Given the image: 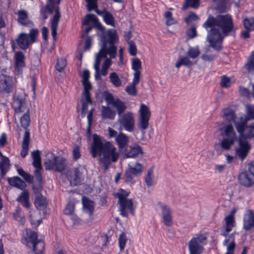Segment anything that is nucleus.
I'll use <instances>...</instances> for the list:
<instances>
[{
    "instance_id": "774afa93",
    "label": "nucleus",
    "mask_w": 254,
    "mask_h": 254,
    "mask_svg": "<svg viewBox=\"0 0 254 254\" xmlns=\"http://www.w3.org/2000/svg\"><path fill=\"white\" fill-rule=\"evenodd\" d=\"M198 19L197 16L194 13L192 12L188 17L185 18V21L187 24H189L191 22L196 20Z\"/></svg>"
},
{
    "instance_id": "7ed1b4c3",
    "label": "nucleus",
    "mask_w": 254,
    "mask_h": 254,
    "mask_svg": "<svg viewBox=\"0 0 254 254\" xmlns=\"http://www.w3.org/2000/svg\"><path fill=\"white\" fill-rule=\"evenodd\" d=\"M90 152L93 158L99 157V161L105 172L108 170L112 163L118 160L120 156L119 151L111 142L102 139L96 134L93 135Z\"/></svg>"
},
{
    "instance_id": "39448f33",
    "label": "nucleus",
    "mask_w": 254,
    "mask_h": 254,
    "mask_svg": "<svg viewBox=\"0 0 254 254\" xmlns=\"http://www.w3.org/2000/svg\"><path fill=\"white\" fill-rule=\"evenodd\" d=\"M31 155L33 160L32 165L35 168L34 171L35 181L33 185V190L34 193L37 195L38 194H41L40 192L42 190L41 172L43 169L41 165L40 152L38 150L33 151L31 153Z\"/></svg>"
},
{
    "instance_id": "ddd939ff",
    "label": "nucleus",
    "mask_w": 254,
    "mask_h": 254,
    "mask_svg": "<svg viewBox=\"0 0 254 254\" xmlns=\"http://www.w3.org/2000/svg\"><path fill=\"white\" fill-rule=\"evenodd\" d=\"M151 116V112L148 106L144 104H141L138 110V127L144 131L149 126V121Z\"/></svg>"
},
{
    "instance_id": "de8ad7c7",
    "label": "nucleus",
    "mask_w": 254,
    "mask_h": 254,
    "mask_svg": "<svg viewBox=\"0 0 254 254\" xmlns=\"http://www.w3.org/2000/svg\"><path fill=\"white\" fill-rule=\"evenodd\" d=\"M199 5V3L197 0H185V3L182 8L183 10H186L188 7L197 8Z\"/></svg>"
},
{
    "instance_id": "c9c22d12",
    "label": "nucleus",
    "mask_w": 254,
    "mask_h": 254,
    "mask_svg": "<svg viewBox=\"0 0 254 254\" xmlns=\"http://www.w3.org/2000/svg\"><path fill=\"white\" fill-rule=\"evenodd\" d=\"M10 168L9 160L7 157L2 156L0 161L1 176L3 177Z\"/></svg>"
},
{
    "instance_id": "3c124183",
    "label": "nucleus",
    "mask_w": 254,
    "mask_h": 254,
    "mask_svg": "<svg viewBox=\"0 0 254 254\" xmlns=\"http://www.w3.org/2000/svg\"><path fill=\"white\" fill-rule=\"evenodd\" d=\"M103 17L105 22L109 25L114 26L115 20L113 15L107 11L103 12Z\"/></svg>"
},
{
    "instance_id": "8fccbe9b",
    "label": "nucleus",
    "mask_w": 254,
    "mask_h": 254,
    "mask_svg": "<svg viewBox=\"0 0 254 254\" xmlns=\"http://www.w3.org/2000/svg\"><path fill=\"white\" fill-rule=\"evenodd\" d=\"M192 65V62L189 57H185L181 58L176 64V67L179 68L181 65L190 66Z\"/></svg>"
},
{
    "instance_id": "6e6552de",
    "label": "nucleus",
    "mask_w": 254,
    "mask_h": 254,
    "mask_svg": "<svg viewBox=\"0 0 254 254\" xmlns=\"http://www.w3.org/2000/svg\"><path fill=\"white\" fill-rule=\"evenodd\" d=\"M144 169L143 165L138 162H129L128 164V167L126 170L123 179L125 182L131 185L133 183V177L140 175Z\"/></svg>"
},
{
    "instance_id": "37998d69",
    "label": "nucleus",
    "mask_w": 254,
    "mask_h": 254,
    "mask_svg": "<svg viewBox=\"0 0 254 254\" xmlns=\"http://www.w3.org/2000/svg\"><path fill=\"white\" fill-rule=\"evenodd\" d=\"M18 21L22 25H26L28 23V13L25 10H20L17 12Z\"/></svg>"
},
{
    "instance_id": "1a4fd4ad",
    "label": "nucleus",
    "mask_w": 254,
    "mask_h": 254,
    "mask_svg": "<svg viewBox=\"0 0 254 254\" xmlns=\"http://www.w3.org/2000/svg\"><path fill=\"white\" fill-rule=\"evenodd\" d=\"M247 120L243 117L240 118V123H236V128L239 133V138L244 139L254 137V123L246 126Z\"/></svg>"
},
{
    "instance_id": "412c9836",
    "label": "nucleus",
    "mask_w": 254,
    "mask_h": 254,
    "mask_svg": "<svg viewBox=\"0 0 254 254\" xmlns=\"http://www.w3.org/2000/svg\"><path fill=\"white\" fill-rule=\"evenodd\" d=\"M14 59L15 70L17 74H20L25 66L24 56L22 52H17L15 54Z\"/></svg>"
},
{
    "instance_id": "ea45409f",
    "label": "nucleus",
    "mask_w": 254,
    "mask_h": 254,
    "mask_svg": "<svg viewBox=\"0 0 254 254\" xmlns=\"http://www.w3.org/2000/svg\"><path fill=\"white\" fill-rule=\"evenodd\" d=\"M35 205L38 209H44L46 207V199L41 194L36 195L35 199Z\"/></svg>"
},
{
    "instance_id": "c756f323",
    "label": "nucleus",
    "mask_w": 254,
    "mask_h": 254,
    "mask_svg": "<svg viewBox=\"0 0 254 254\" xmlns=\"http://www.w3.org/2000/svg\"><path fill=\"white\" fill-rule=\"evenodd\" d=\"M9 184L18 189L23 190L25 188L26 184L18 177H14L8 179Z\"/></svg>"
},
{
    "instance_id": "603ef678",
    "label": "nucleus",
    "mask_w": 254,
    "mask_h": 254,
    "mask_svg": "<svg viewBox=\"0 0 254 254\" xmlns=\"http://www.w3.org/2000/svg\"><path fill=\"white\" fill-rule=\"evenodd\" d=\"M129 193V192L128 191L124 190L122 189L119 190L115 195V196L119 199L118 203H120L125 200L128 199L127 198V197L128 196Z\"/></svg>"
},
{
    "instance_id": "79ce46f5",
    "label": "nucleus",
    "mask_w": 254,
    "mask_h": 254,
    "mask_svg": "<svg viewBox=\"0 0 254 254\" xmlns=\"http://www.w3.org/2000/svg\"><path fill=\"white\" fill-rule=\"evenodd\" d=\"M19 118H20V122L21 126L23 128H27L29 126L30 123L29 111H26V112L23 113L22 116Z\"/></svg>"
},
{
    "instance_id": "473e14b6",
    "label": "nucleus",
    "mask_w": 254,
    "mask_h": 254,
    "mask_svg": "<svg viewBox=\"0 0 254 254\" xmlns=\"http://www.w3.org/2000/svg\"><path fill=\"white\" fill-rule=\"evenodd\" d=\"M132 69L134 70L133 77L140 78V69H141V62L138 58H134L131 60Z\"/></svg>"
},
{
    "instance_id": "dca6fc26",
    "label": "nucleus",
    "mask_w": 254,
    "mask_h": 254,
    "mask_svg": "<svg viewBox=\"0 0 254 254\" xmlns=\"http://www.w3.org/2000/svg\"><path fill=\"white\" fill-rule=\"evenodd\" d=\"M251 148L248 141L244 138H239L238 147L236 148V155L241 160H244L247 156Z\"/></svg>"
},
{
    "instance_id": "052dcab7",
    "label": "nucleus",
    "mask_w": 254,
    "mask_h": 254,
    "mask_svg": "<svg viewBox=\"0 0 254 254\" xmlns=\"http://www.w3.org/2000/svg\"><path fill=\"white\" fill-rule=\"evenodd\" d=\"M128 50L129 54L131 56H135L137 53V48L134 41L128 42Z\"/></svg>"
},
{
    "instance_id": "4d7b16f0",
    "label": "nucleus",
    "mask_w": 254,
    "mask_h": 254,
    "mask_svg": "<svg viewBox=\"0 0 254 254\" xmlns=\"http://www.w3.org/2000/svg\"><path fill=\"white\" fill-rule=\"evenodd\" d=\"M127 238L126 234L124 233H122L119 235L118 239L119 245L121 251H122L124 249L127 243Z\"/></svg>"
},
{
    "instance_id": "69168bd1",
    "label": "nucleus",
    "mask_w": 254,
    "mask_h": 254,
    "mask_svg": "<svg viewBox=\"0 0 254 254\" xmlns=\"http://www.w3.org/2000/svg\"><path fill=\"white\" fill-rule=\"evenodd\" d=\"M230 244L227 246V252L226 253H233V251L234 250L235 248V243L234 242V237L233 236V234L231 235V236L230 237Z\"/></svg>"
},
{
    "instance_id": "423d86ee",
    "label": "nucleus",
    "mask_w": 254,
    "mask_h": 254,
    "mask_svg": "<svg viewBox=\"0 0 254 254\" xmlns=\"http://www.w3.org/2000/svg\"><path fill=\"white\" fill-rule=\"evenodd\" d=\"M44 164L46 170H53L59 172L65 170L68 166V162L65 158L56 156L50 152L46 153Z\"/></svg>"
},
{
    "instance_id": "7c9ffc66",
    "label": "nucleus",
    "mask_w": 254,
    "mask_h": 254,
    "mask_svg": "<svg viewBox=\"0 0 254 254\" xmlns=\"http://www.w3.org/2000/svg\"><path fill=\"white\" fill-rule=\"evenodd\" d=\"M30 222L32 225L37 227L40 225L42 222V218L40 215L39 210H35L30 211Z\"/></svg>"
},
{
    "instance_id": "393cba45",
    "label": "nucleus",
    "mask_w": 254,
    "mask_h": 254,
    "mask_svg": "<svg viewBox=\"0 0 254 254\" xmlns=\"http://www.w3.org/2000/svg\"><path fill=\"white\" fill-rule=\"evenodd\" d=\"M223 118L229 122H233L236 127V123H239L240 120H237V118L233 110L229 108H225L222 111Z\"/></svg>"
},
{
    "instance_id": "f8f14e48",
    "label": "nucleus",
    "mask_w": 254,
    "mask_h": 254,
    "mask_svg": "<svg viewBox=\"0 0 254 254\" xmlns=\"http://www.w3.org/2000/svg\"><path fill=\"white\" fill-rule=\"evenodd\" d=\"M60 1L61 0H48L47 4V9H48L50 12L52 11L54 9H55L56 11L52 19L51 25V34L54 41L56 40L57 30L61 16L59 9L57 7L55 6V4H59Z\"/></svg>"
},
{
    "instance_id": "a19ab883",
    "label": "nucleus",
    "mask_w": 254,
    "mask_h": 254,
    "mask_svg": "<svg viewBox=\"0 0 254 254\" xmlns=\"http://www.w3.org/2000/svg\"><path fill=\"white\" fill-rule=\"evenodd\" d=\"M74 205L73 203L70 202L67 203L66 205L64 213L65 215L70 216L71 219L76 221L77 217L74 215Z\"/></svg>"
},
{
    "instance_id": "680f3d73",
    "label": "nucleus",
    "mask_w": 254,
    "mask_h": 254,
    "mask_svg": "<svg viewBox=\"0 0 254 254\" xmlns=\"http://www.w3.org/2000/svg\"><path fill=\"white\" fill-rule=\"evenodd\" d=\"M73 176H71L70 180L71 183L73 181L75 185H76L79 182V170L77 168H74L72 170Z\"/></svg>"
},
{
    "instance_id": "4c0bfd02",
    "label": "nucleus",
    "mask_w": 254,
    "mask_h": 254,
    "mask_svg": "<svg viewBox=\"0 0 254 254\" xmlns=\"http://www.w3.org/2000/svg\"><path fill=\"white\" fill-rule=\"evenodd\" d=\"M90 22L95 25H98L99 28L102 30L104 29L103 26L99 23L96 16L94 14H87L84 18L83 24L84 25H88Z\"/></svg>"
},
{
    "instance_id": "a211bd4d",
    "label": "nucleus",
    "mask_w": 254,
    "mask_h": 254,
    "mask_svg": "<svg viewBox=\"0 0 254 254\" xmlns=\"http://www.w3.org/2000/svg\"><path fill=\"white\" fill-rule=\"evenodd\" d=\"M119 210L122 216L127 217L128 212L129 211L132 215H134V207L131 199L125 200L118 203Z\"/></svg>"
},
{
    "instance_id": "6ab92c4d",
    "label": "nucleus",
    "mask_w": 254,
    "mask_h": 254,
    "mask_svg": "<svg viewBox=\"0 0 254 254\" xmlns=\"http://www.w3.org/2000/svg\"><path fill=\"white\" fill-rule=\"evenodd\" d=\"M141 147L137 144H132L127 147L124 152L125 158H136L139 155L142 154Z\"/></svg>"
},
{
    "instance_id": "4468645a",
    "label": "nucleus",
    "mask_w": 254,
    "mask_h": 254,
    "mask_svg": "<svg viewBox=\"0 0 254 254\" xmlns=\"http://www.w3.org/2000/svg\"><path fill=\"white\" fill-rule=\"evenodd\" d=\"M15 80L12 76L1 74L0 75V92L10 93L13 91Z\"/></svg>"
},
{
    "instance_id": "f3484780",
    "label": "nucleus",
    "mask_w": 254,
    "mask_h": 254,
    "mask_svg": "<svg viewBox=\"0 0 254 254\" xmlns=\"http://www.w3.org/2000/svg\"><path fill=\"white\" fill-rule=\"evenodd\" d=\"M12 106L15 111V118H19L21 113L29 111L27 108L25 99L20 96H17L14 98Z\"/></svg>"
},
{
    "instance_id": "72a5a7b5",
    "label": "nucleus",
    "mask_w": 254,
    "mask_h": 254,
    "mask_svg": "<svg viewBox=\"0 0 254 254\" xmlns=\"http://www.w3.org/2000/svg\"><path fill=\"white\" fill-rule=\"evenodd\" d=\"M139 80L140 78L133 77L131 83L126 87L125 91L128 95L132 96H135L137 95L136 85L139 82Z\"/></svg>"
},
{
    "instance_id": "9d476101",
    "label": "nucleus",
    "mask_w": 254,
    "mask_h": 254,
    "mask_svg": "<svg viewBox=\"0 0 254 254\" xmlns=\"http://www.w3.org/2000/svg\"><path fill=\"white\" fill-rule=\"evenodd\" d=\"M118 123L121 129H124L127 132H132L135 128V118L134 113L130 111L124 113L119 116Z\"/></svg>"
},
{
    "instance_id": "e2e57ef3",
    "label": "nucleus",
    "mask_w": 254,
    "mask_h": 254,
    "mask_svg": "<svg viewBox=\"0 0 254 254\" xmlns=\"http://www.w3.org/2000/svg\"><path fill=\"white\" fill-rule=\"evenodd\" d=\"M231 79L226 76H223L221 78L220 85L223 88H228L231 86Z\"/></svg>"
},
{
    "instance_id": "aec40b11",
    "label": "nucleus",
    "mask_w": 254,
    "mask_h": 254,
    "mask_svg": "<svg viewBox=\"0 0 254 254\" xmlns=\"http://www.w3.org/2000/svg\"><path fill=\"white\" fill-rule=\"evenodd\" d=\"M109 99V102L116 109L118 116L123 115L127 108L125 102L118 98L114 99L112 96Z\"/></svg>"
},
{
    "instance_id": "864d4df0",
    "label": "nucleus",
    "mask_w": 254,
    "mask_h": 254,
    "mask_svg": "<svg viewBox=\"0 0 254 254\" xmlns=\"http://www.w3.org/2000/svg\"><path fill=\"white\" fill-rule=\"evenodd\" d=\"M164 17L166 19V24L170 26L177 22V21L172 17V13L169 11H167L164 13Z\"/></svg>"
},
{
    "instance_id": "bb28decb",
    "label": "nucleus",
    "mask_w": 254,
    "mask_h": 254,
    "mask_svg": "<svg viewBox=\"0 0 254 254\" xmlns=\"http://www.w3.org/2000/svg\"><path fill=\"white\" fill-rule=\"evenodd\" d=\"M101 115L103 119L114 120L116 116L115 110L111 109L108 106H103L101 107Z\"/></svg>"
},
{
    "instance_id": "f704fd0d",
    "label": "nucleus",
    "mask_w": 254,
    "mask_h": 254,
    "mask_svg": "<svg viewBox=\"0 0 254 254\" xmlns=\"http://www.w3.org/2000/svg\"><path fill=\"white\" fill-rule=\"evenodd\" d=\"M236 139L224 137L219 142L220 146L223 150H229L231 148Z\"/></svg>"
},
{
    "instance_id": "4be33fe9",
    "label": "nucleus",
    "mask_w": 254,
    "mask_h": 254,
    "mask_svg": "<svg viewBox=\"0 0 254 254\" xmlns=\"http://www.w3.org/2000/svg\"><path fill=\"white\" fill-rule=\"evenodd\" d=\"M239 178L240 183L245 186L249 187L254 183V177L249 171L241 173Z\"/></svg>"
},
{
    "instance_id": "a18cd8bd",
    "label": "nucleus",
    "mask_w": 254,
    "mask_h": 254,
    "mask_svg": "<svg viewBox=\"0 0 254 254\" xmlns=\"http://www.w3.org/2000/svg\"><path fill=\"white\" fill-rule=\"evenodd\" d=\"M45 245L43 241L38 240L33 245V250L35 254H43Z\"/></svg>"
},
{
    "instance_id": "f03ea898",
    "label": "nucleus",
    "mask_w": 254,
    "mask_h": 254,
    "mask_svg": "<svg viewBox=\"0 0 254 254\" xmlns=\"http://www.w3.org/2000/svg\"><path fill=\"white\" fill-rule=\"evenodd\" d=\"M117 40V36L114 30H109L107 36L101 37L102 43L101 49L96 56L94 65L96 79H100L99 65L102 58L106 59L102 64L101 73L103 76H106L107 74L108 69L112 63L111 59L115 58L116 56L117 48L115 46V43Z\"/></svg>"
},
{
    "instance_id": "2f4dec72",
    "label": "nucleus",
    "mask_w": 254,
    "mask_h": 254,
    "mask_svg": "<svg viewBox=\"0 0 254 254\" xmlns=\"http://www.w3.org/2000/svg\"><path fill=\"white\" fill-rule=\"evenodd\" d=\"M82 204L84 212L89 215H91L93 213L94 209V202L89 200L87 198L83 197L82 198Z\"/></svg>"
},
{
    "instance_id": "09e8293b",
    "label": "nucleus",
    "mask_w": 254,
    "mask_h": 254,
    "mask_svg": "<svg viewBox=\"0 0 254 254\" xmlns=\"http://www.w3.org/2000/svg\"><path fill=\"white\" fill-rule=\"evenodd\" d=\"M200 54L199 47L196 46L195 47H189L187 51V55L189 58L195 59L197 58Z\"/></svg>"
},
{
    "instance_id": "6e6d98bb",
    "label": "nucleus",
    "mask_w": 254,
    "mask_h": 254,
    "mask_svg": "<svg viewBox=\"0 0 254 254\" xmlns=\"http://www.w3.org/2000/svg\"><path fill=\"white\" fill-rule=\"evenodd\" d=\"M94 109L91 108L89 111L88 112L87 116V118L88 120V125H87V131L89 135H90L91 129V124L93 121V112Z\"/></svg>"
},
{
    "instance_id": "2eb2a0df",
    "label": "nucleus",
    "mask_w": 254,
    "mask_h": 254,
    "mask_svg": "<svg viewBox=\"0 0 254 254\" xmlns=\"http://www.w3.org/2000/svg\"><path fill=\"white\" fill-rule=\"evenodd\" d=\"M218 131L225 138L237 139V136L233 125L231 123H221L218 127Z\"/></svg>"
},
{
    "instance_id": "bf43d9fd",
    "label": "nucleus",
    "mask_w": 254,
    "mask_h": 254,
    "mask_svg": "<svg viewBox=\"0 0 254 254\" xmlns=\"http://www.w3.org/2000/svg\"><path fill=\"white\" fill-rule=\"evenodd\" d=\"M27 237L28 241L31 242L32 245L36 243V242L38 241L37 240V234L35 232L29 231L27 232Z\"/></svg>"
},
{
    "instance_id": "b1692460",
    "label": "nucleus",
    "mask_w": 254,
    "mask_h": 254,
    "mask_svg": "<svg viewBox=\"0 0 254 254\" xmlns=\"http://www.w3.org/2000/svg\"><path fill=\"white\" fill-rule=\"evenodd\" d=\"M115 141L120 150L124 149L129 142V137L123 132H120L115 138Z\"/></svg>"
},
{
    "instance_id": "a878e982",
    "label": "nucleus",
    "mask_w": 254,
    "mask_h": 254,
    "mask_svg": "<svg viewBox=\"0 0 254 254\" xmlns=\"http://www.w3.org/2000/svg\"><path fill=\"white\" fill-rule=\"evenodd\" d=\"M29 143L30 133L28 130H26L24 134L22 144V149L20 152V155L22 158L25 157L28 154Z\"/></svg>"
},
{
    "instance_id": "5fc2aeb1",
    "label": "nucleus",
    "mask_w": 254,
    "mask_h": 254,
    "mask_svg": "<svg viewBox=\"0 0 254 254\" xmlns=\"http://www.w3.org/2000/svg\"><path fill=\"white\" fill-rule=\"evenodd\" d=\"M243 24L246 29L249 30H254V17L250 18H245L243 20Z\"/></svg>"
},
{
    "instance_id": "f257e3e1",
    "label": "nucleus",
    "mask_w": 254,
    "mask_h": 254,
    "mask_svg": "<svg viewBox=\"0 0 254 254\" xmlns=\"http://www.w3.org/2000/svg\"><path fill=\"white\" fill-rule=\"evenodd\" d=\"M203 26L206 29L210 28L207 39L210 46L217 50L221 49L224 37L233 31L234 27L233 19L229 14L219 15L216 18L209 17Z\"/></svg>"
},
{
    "instance_id": "e433bc0d",
    "label": "nucleus",
    "mask_w": 254,
    "mask_h": 254,
    "mask_svg": "<svg viewBox=\"0 0 254 254\" xmlns=\"http://www.w3.org/2000/svg\"><path fill=\"white\" fill-rule=\"evenodd\" d=\"M144 181L148 187L153 186L155 184L153 167L150 168L144 177Z\"/></svg>"
},
{
    "instance_id": "13d9d810",
    "label": "nucleus",
    "mask_w": 254,
    "mask_h": 254,
    "mask_svg": "<svg viewBox=\"0 0 254 254\" xmlns=\"http://www.w3.org/2000/svg\"><path fill=\"white\" fill-rule=\"evenodd\" d=\"M66 64L65 60L64 59H60L57 60V64L56 65V69L59 72H62Z\"/></svg>"
},
{
    "instance_id": "5701e85b",
    "label": "nucleus",
    "mask_w": 254,
    "mask_h": 254,
    "mask_svg": "<svg viewBox=\"0 0 254 254\" xmlns=\"http://www.w3.org/2000/svg\"><path fill=\"white\" fill-rule=\"evenodd\" d=\"M244 228L248 230L254 227V211L249 210L244 218Z\"/></svg>"
},
{
    "instance_id": "20e7f679",
    "label": "nucleus",
    "mask_w": 254,
    "mask_h": 254,
    "mask_svg": "<svg viewBox=\"0 0 254 254\" xmlns=\"http://www.w3.org/2000/svg\"><path fill=\"white\" fill-rule=\"evenodd\" d=\"M81 77L82 78V84L83 86V90L81 96L82 102L81 116L82 117H84L88 110V106L92 104L90 91L92 89V87L89 81L90 73L87 69L83 70Z\"/></svg>"
},
{
    "instance_id": "9b49d317",
    "label": "nucleus",
    "mask_w": 254,
    "mask_h": 254,
    "mask_svg": "<svg viewBox=\"0 0 254 254\" xmlns=\"http://www.w3.org/2000/svg\"><path fill=\"white\" fill-rule=\"evenodd\" d=\"M38 34L37 29H31L28 34L24 33L19 34L16 39L17 45L23 50L27 49L30 44L37 41Z\"/></svg>"
},
{
    "instance_id": "58836bf2",
    "label": "nucleus",
    "mask_w": 254,
    "mask_h": 254,
    "mask_svg": "<svg viewBox=\"0 0 254 254\" xmlns=\"http://www.w3.org/2000/svg\"><path fill=\"white\" fill-rule=\"evenodd\" d=\"M17 200L20 202V203L25 207L29 209L30 204L29 202V194L28 191H23L20 196L17 198Z\"/></svg>"
},
{
    "instance_id": "338daca9",
    "label": "nucleus",
    "mask_w": 254,
    "mask_h": 254,
    "mask_svg": "<svg viewBox=\"0 0 254 254\" xmlns=\"http://www.w3.org/2000/svg\"><path fill=\"white\" fill-rule=\"evenodd\" d=\"M248 119H245L247 121L250 119H254V107L249 105H246Z\"/></svg>"
},
{
    "instance_id": "c03bdc74",
    "label": "nucleus",
    "mask_w": 254,
    "mask_h": 254,
    "mask_svg": "<svg viewBox=\"0 0 254 254\" xmlns=\"http://www.w3.org/2000/svg\"><path fill=\"white\" fill-rule=\"evenodd\" d=\"M245 67L249 72L252 74L254 73V51L252 52L249 57Z\"/></svg>"
},
{
    "instance_id": "c85d7f7f",
    "label": "nucleus",
    "mask_w": 254,
    "mask_h": 254,
    "mask_svg": "<svg viewBox=\"0 0 254 254\" xmlns=\"http://www.w3.org/2000/svg\"><path fill=\"white\" fill-rule=\"evenodd\" d=\"M225 225L223 226V228L225 230V232L222 233V235L226 237L227 234L231 231L232 229L235 226V219L234 216L231 215H228L225 217Z\"/></svg>"
},
{
    "instance_id": "cd10ccee",
    "label": "nucleus",
    "mask_w": 254,
    "mask_h": 254,
    "mask_svg": "<svg viewBox=\"0 0 254 254\" xmlns=\"http://www.w3.org/2000/svg\"><path fill=\"white\" fill-rule=\"evenodd\" d=\"M161 210L164 223L167 226H171L172 224V219L170 207L164 205L162 206Z\"/></svg>"
},
{
    "instance_id": "49530a36",
    "label": "nucleus",
    "mask_w": 254,
    "mask_h": 254,
    "mask_svg": "<svg viewBox=\"0 0 254 254\" xmlns=\"http://www.w3.org/2000/svg\"><path fill=\"white\" fill-rule=\"evenodd\" d=\"M109 78L111 82L115 86L118 87L122 86V80L116 72H113L111 73Z\"/></svg>"
},
{
    "instance_id": "0eeeda50",
    "label": "nucleus",
    "mask_w": 254,
    "mask_h": 254,
    "mask_svg": "<svg viewBox=\"0 0 254 254\" xmlns=\"http://www.w3.org/2000/svg\"><path fill=\"white\" fill-rule=\"evenodd\" d=\"M207 239V236L204 234H198L193 237L188 244L189 254H201Z\"/></svg>"
},
{
    "instance_id": "0e129e2a",
    "label": "nucleus",
    "mask_w": 254,
    "mask_h": 254,
    "mask_svg": "<svg viewBox=\"0 0 254 254\" xmlns=\"http://www.w3.org/2000/svg\"><path fill=\"white\" fill-rule=\"evenodd\" d=\"M85 1L89 11L96 9L97 7V0H85Z\"/></svg>"
}]
</instances>
